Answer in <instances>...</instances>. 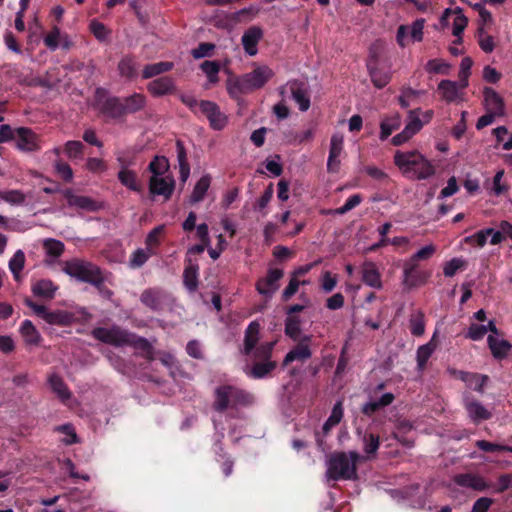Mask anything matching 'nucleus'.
I'll use <instances>...</instances> for the list:
<instances>
[{
  "label": "nucleus",
  "instance_id": "f257e3e1",
  "mask_svg": "<svg viewBox=\"0 0 512 512\" xmlns=\"http://www.w3.org/2000/svg\"><path fill=\"white\" fill-rule=\"evenodd\" d=\"M91 335L94 339L115 347L131 346L143 352L147 357H150L153 352L152 345L146 338L137 336L117 325L110 328L96 327L92 330Z\"/></svg>",
  "mask_w": 512,
  "mask_h": 512
},
{
  "label": "nucleus",
  "instance_id": "f03ea898",
  "mask_svg": "<svg viewBox=\"0 0 512 512\" xmlns=\"http://www.w3.org/2000/svg\"><path fill=\"white\" fill-rule=\"evenodd\" d=\"M394 163L404 174H412L418 180L428 179L435 174L434 166L417 151H397Z\"/></svg>",
  "mask_w": 512,
  "mask_h": 512
},
{
  "label": "nucleus",
  "instance_id": "7ed1b4c3",
  "mask_svg": "<svg viewBox=\"0 0 512 512\" xmlns=\"http://www.w3.org/2000/svg\"><path fill=\"white\" fill-rule=\"evenodd\" d=\"M215 400L213 408L223 413L229 408L246 407L253 403L254 397L251 393L233 385H221L215 389Z\"/></svg>",
  "mask_w": 512,
  "mask_h": 512
},
{
  "label": "nucleus",
  "instance_id": "20e7f679",
  "mask_svg": "<svg viewBox=\"0 0 512 512\" xmlns=\"http://www.w3.org/2000/svg\"><path fill=\"white\" fill-rule=\"evenodd\" d=\"M364 460L356 451L338 452L329 460L328 475L333 480L357 479V463Z\"/></svg>",
  "mask_w": 512,
  "mask_h": 512
},
{
  "label": "nucleus",
  "instance_id": "39448f33",
  "mask_svg": "<svg viewBox=\"0 0 512 512\" xmlns=\"http://www.w3.org/2000/svg\"><path fill=\"white\" fill-rule=\"evenodd\" d=\"M276 342H264L255 349L250 358L254 361L251 366L244 368L245 374L252 379H263L271 374L277 367V362L272 360V354Z\"/></svg>",
  "mask_w": 512,
  "mask_h": 512
},
{
  "label": "nucleus",
  "instance_id": "423d86ee",
  "mask_svg": "<svg viewBox=\"0 0 512 512\" xmlns=\"http://www.w3.org/2000/svg\"><path fill=\"white\" fill-rule=\"evenodd\" d=\"M63 271L81 282L93 285L97 290H102L105 280L103 273L100 267L91 262L72 259L64 263Z\"/></svg>",
  "mask_w": 512,
  "mask_h": 512
},
{
  "label": "nucleus",
  "instance_id": "0eeeda50",
  "mask_svg": "<svg viewBox=\"0 0 512 512\" xmlns=\"http://www.w3.org/2000/svg\"><path fill=\"white\" fill-rule=\"evenodd\" d=\"M94 101V106L104 116L110 119H120L124 117L121 98L117 96H107V90L105 88H96Z\"/></svg>",
  "mask_w": 512,
  "mask_h": 512
},
{
  "label": "nucleus",
  "instance_id": "6e6552de",
  "mask_svg": "<svg viewBox=\"0 0 512 512\" xmlns=\"http://www.w3.org/2000/svg\"><path fill=\"white\" fill-rule=\"evenodd\" d=\"M25 304L48 324L66 326L73 320V315L71 313L64 310L50 311L44 305L37 304L29 298L25 300Z\"/></svg>",
  "mask_w": 512,
  "mask_h": 512
},
{
  "label": "nucleus",
  "instance_id": "1a4fd4ad",
  "mask_svg": "<svg viewBox=\"0 0 512 512\" xmlns=\"http://www.w3.org/2000/svg\"><path fill=\"white\" fill-rule=\"evenodd\" d=\"M430 277V272L421 270L419 263L409 258L403 265L402 284L406 290L424 285Z\"/></svg>",
  "mask_w": 512,
  "mask_h": 512
},
{
  "label": "nucleus",
  "instance_id": "9d476101",
  "mask_svg": "<svg viewBox=\"0 0 512 512\" xmlns=\"http://www.w3.org/2000/svg\"><path fill=\"white\" fill-rule=\"evenodd\" d=\"M366 66L371 82L376 88L382 89L391 81L390 69L380 67L376 53L370 54Z\"/></svg>",
  "mask_w": 512,
  "mask_h": 512
},
{
  "label": "nucleus",
  "instance_id": "9b49d317",
  "mask_svg": "<svg viewBox=\"0 0 512 512\" xmlns=\"http://www.w3.org/2000/svg\"><path fill=\"white\" fill-rule=\"evenodd\" d=\"M243 76L250 91H254L262 88L274 76V72L266 65H258Z\"/></svg>",
  "mask_w": 512,
  "mask_h": 512
},
{
  "label": "nucleus",
  "instance_id": "f8f14e48",
  "mask_svg": "<svg viewBox=\"0 0 512 512\" xmlns=\"http://www.w3.org/2000/svg\"><path fill=\"white\" fill-rule=\"evenodd\" d=\"M39 136L30 128L19 127L16 129V146L25 152H34L40 149Z\"/></svg>",
  "mask_w": 512,
  "mask_h": 512
},
{
  "label": "nucleus",
  "instance_id": "ddd939ff",
  "mask_svg": "<svg viewBox=\"0 0 512 512\" xmlns=\"http://www.w3.org/2000/svg\"><path fill=\"white\" fill-rule=\"evenodd\" d=\"M299 343L295 345L284 357L282 366L286 367L294 361L304 362L312 356L309 342L311 341L310 335H304L299 339Z\"/></svg>",
  "mask_w": 512,
  "mask_h": 512
},
{
  "label": "nucleus",
  "instance_id": "4468645a",
  "mask_svg": "<svg viewBox=\"0 0 512 512\" xmlns=\"http://www.w3.org/2000/svg\"><path fill=\"white\" fill-rule=\"evenodd\" d=\"M282 269L270 268L265 278H260L256 282V290L259 294L271 297L278 289L277 282L283 277Z\"/></svg>",
  "mask_w": 512,
  "mask_h": 512
},
{
  "label": "nucleus",
  "instance_id": "2eb2a0df",
  "mask_svg": "<svg viewBox=\"0 0 512 512\" xmlns=\"http://www.w3.org/2000/svg\"><path fill=\"white\" fill-rule=\"evenodd\" d=\"M63 196L70 207H76L81 210L94 212L100 209V204L88 196L76 195L72 189L67 188L63 191Z\"/></svg>",
  "mask_w": 512,
  "mask_h": 512
},
{
  "label": "nucleus",
  "instance_id": "dca6fc26",
  "mask_svg": "<svg viewBox=\"0 0 512 512\" xmlns=\"http://www.w3.org/2000/svg\"><path fill=\"white\" fill-rule=\"evenodd\" d=\"M292 99L298 104L299 110L302 112L310 108V96L307 84L303 81L294 79L288 82Z\"/></svg>",
  "mask_w": 512,
  "mask_h": 512
},
{
  "label": "nucleus",
  "instance_id": "f3484780",
  "mask_svg": "<svg viewBox=\"0 0 512 512\" xmlns=\"http://www.w3.org/2000/svg\"><path fill=\"white\" fill-rule=\"evenodd\" d=\"M464 408L472 423L479 424L492 418V413L480 401L473 398L464 400Z\"/></svg>",
  "mask_w": 512,
  "mask_h": 512
},
{
  "label": "nucleus",
  "instance_id": "a211bd4d",
  "mask_svg": "<svg viewBox=\"0 0 512 512\" xmlns=\"http://www.w3.org/2000/svg\"><path fill=\"white\" fill-rule=\"evenodd\" d=\"M167 294L160 288H147L140 295V301L143 305L153 311L163 309Z\"/></svg>",
  "mask_w": 512,
  "mask_h": 512
},
{
  "label": "nucleus",
  "instance_id": "6ab92c4d",
  "mask_svg": "<svg viewBox=\"0 0 512 512\" xmlns=\"http://www.w3.org/2000/svg\"><path fill=\"white\" fill-rule=\"evenodd\" d=\"M175 188V181L172 177L151 176L149 180V191L153 195L163 196L165 200L171 198Z\"/></svg>",
  "mask_w": 512,
  "mask_h": 512
},
{
  "label": "nucleus",
  "instance_id": "aec40b11",
  "mask_svg": "<svg viewBox=\"0 0 512 512\" xmlns=\"http://www.w3.org/2000/svg\"><path fill=\"white\" fill-rule=\"evenodd\" d=\"M263 35V30L259 26H251L243 33L241 43L247 55L255 56L257 54L258 44Z\"/></svg>",
  "mask_w": 512,
  "mask_h": 512
},
{
  "label": "nucleus",
  "instance_id": "412c9836",
  "mask_svg": "<svg viewBox=\"0 0 512 512\" xmlns=\"http://www.w3.org/2000/svg\"><path fill=\"white\" fill-rule=\"evenodd\" d=\"M453 480L458 486L471 488L479 492L486 491L491 487L482 476L473 473L457 474L454 476Z\"/></svg>",
  "mask_w": 512,
  "mask_h": 512
},
{
  "label": "nucleus",
  "instance_id": "4be33fe9",
  "mask_svg": "<svg viewBox=\"0 0 512 512\" xmlns=\"http://www.w3.org/2000/svg\"><path fill=\"white\" fill-rule=\"evenodd\" d=\"M260 329L261 326L258 321L250 322L245 329L243 349L241 351L243 355L249 357L253 356L255 349L259 346L257 344L260 340Z\"/></svg>",
  "mask_w": 512,
  "mask_h": 512
},
{
  "label": "nucleus",
  "instance_id": "5701e85b",
  "mask_svg": "<svg viewBox=\"0 0 512 512\" xmlns=\"http://www.w3.org/2000/svg\"><path fill=\"white\" fill-rule=\"evenodd\" d=\"M183 284L189 292H195L199 285V265L191 257L185 258Z\"/></svg>",
  "mask_w": 512,
  "mask_h": 512
},
{
  "label": "nucleus",
  "instance_id": "b1692460",
  "mask_svg": "<svg viewBox=\"0 0 512 512\" xmlns=\"http://www.w3.org/2000/svg\"><path fill=\"white\" fill-rule=\"evenodd\" d=\"M343 150V137L334 134L330 140V150L327 160V169L329 172H338L340 166L339 156Z\"/></svg>",
  "mask_w": 512,
  "mask_h": 512
},
{
  "label": "nucleus",
  "instance_id": "393cba45",
  "mask_svg": "<svg viewBox=\"0 0 512 512\" xmlns=\"http://www.w3.org/2000/svg\"><path fill=\"white\" fill-rule=\"evenodd\" d=\"M148 91L156 97L173 94L176 91L175 82L171 77H159L147 85Z\"/></svg>",
  "mask_w": 512,
  "mask_h": 512
},
{
  "label": "nucleus",
  "instance_id": "a878e982",
  "mask_svg": "<svg viewBox=\"0 0 512 512\" xmlns=\"http://www.w3.org/2000/svg\"><path fill=\"white\" fill-rule=\"evenodd\" d=\"M138 68L139 64L133 54L124 55L117 65L119 75L127 80H133L138 76Z\"/></svg>",
  "mask_w": 512,
  "mask_h": 512
},
{
  "label": "nucleus",
  "instance_id": "bb28decb",
  "mask_svg": "<svg viewBox=\"0 0 512 512\" xmlns=\"http://www.w3.org/2000/svg\"><path fill=\"white\" fill-rule=\"evenodd\" d=\"M121 103L123 114L126 116L143 110L146 106L147 99L144 94L135 92L130 96L121 98Z\"/></svg>",
  "mask_w": 512,
  "mask_h": 512
},
{
  "label": "nucleus",
  "instance_id": "cd10ccee",
  "mask_svg": "<svg viewBox=\"0 0 512 512\" xmlns=\"http://www.w3.org/2000/svg\"><path fill=\"white\" fill-rule=\"evenodd\" d=\"M487 344L491 351L492 356L496 360L505 359L512 349V344L505 339H498L493 335H489L487 338Z\"/></svg>",
  "mask_w": 512,
  "mask_h": 512
},
{
  "label": "nucleus",
  "instance_id": "c85d7f7f",
  "mask_svg": "<svg viewBox=\"0 0 512 512\" xmlns=\"http://www.w3.org/2000/svg\"><path fill=\"white\" fill-rule=\"evenodd\" d=\"M362 281L372 288H382L381 275L373 262H365L362 268Z\"/></svg>",
  "mask_w": 512,
  "mask_h": 512
},
{
  "label": "nucleus",
  "instance_id": "c756f323",
  "mask_svg": "<svg viewBox=\"0 0 512 512\" xmlns=\"http://www.w3.org/2000/svg\"><path fill=\"white\" fill-rule=\"evenodd\" d=\"M454 373H456V371ZM457 375L462 381L467 383L470 387L473 388V390L477 392H483L484 387L489 380L487 375H480L478 373L458 371Z\"/></svg>",
  "mask_w": 512,
  "mask_h": 512
},
{
  "label": "nucleus",
  "instance_id": "7c9ffc66",
  "mask_svg": "<svg viewBox=\"0 0 512 512\" xmlns=\"http://www.w3.org/2000/svg\"><path fill=\"white\" fill-rule=\"evenodd\" d=\"M58 287L49 279H40L32 285V292L35 296L53 299Z\"/></svg>",
  "mask_w": 512,
  "mask_h": 512
},
{
  "label": "nucleus",
  "instance_id": "2f4dec72",
  "mask_svg": "<svg viewBox=\"0 0 512 512\" xmlns=\"http://www.w3.org/2000/svg\"><path fill=\"white\" fill-rule=\"evenodd\" d=\"M48 383L51 390L58 396V398L62 402H66L71 398L72 394L69 391L68 386L59 375H50L48 378Z\"/></svg>",
  "mask_w": 512,
  "mask_h": 512
},
{
  "label": "nucleus",
  "instance_id": "473e14b6",
  "mask_svg": "<svg viewBox=\"0 0 512 512\" xmlns=\"http://www.w3.org/2000/svg\"><path fill=\"white\" fill-rule=\"evenodd\" d=\"M459 88H461L460 85L455 81L441 80L437 90L446 102L451 103L457 99Z\"/></svg>",
  "mask_w": 512,
  "mask_h": 512
},
{
  "label": "nucleus",
  "instance_id": "72a5a7b5",
  "mask_svg": "<svg viewBox=\"0 0 512 512\" xmlns=\"http://www.w3.org/2000/svg\"><path fill=\"white\" fill-rule=\"evenodd\" d=\"M211 184V176L209 174L203 175L195 184L192 194L190 196V202L192 204L201 202Z\"/></svg>",
  "mask_w": 512,
  "mask_h": 512
},
{
  "label": "nucleus",
  "instance_id": "f704fd0d",
  "mask_svg": "<svg viewBox=\"0 0 512 512\" xmlns=\"http://www.w3.org/2000/svg\"><path fill=\"white\" fill-rule=\"evenodd\" d=\"M227 91L231 98L238 99L242 94L251 92L244 76L238 78H229L227 80Z\"/></svg>",
  "mask_w": 512,
  "mask_h": 512
},
{
  "label": "nucleus",
  "instance_id": "c9c22d12",
  "mask_svg": "<svg viewBox=\"0 0 512 512\" xmlns=\"http://www.w3.org/2000/svg\"><path fill=\"white\" fill-rule=\"evenodd\" d=\"M362 444L363 450L367 454V457L365 459H371L376 455L379 449V436L372 432L365 431L364 434L362 435Z\"/></svg>",
  "mask_w": 512,
  "mask_h": 512
},
{
  "label": "nucleus",
  "instance_id": "e433bc0d",
  "mask_svg": "<svg viewBox=\"0 0 512 512\" xmlns=\"http://www.w3.org/2000/svg\"><path fill=\"white\" fill-rule=\"evenodd\" d=\"M483 93L486 105L492 109L493 112L502 115L504 104L499 94L490 87H485Z\"/></svg>",
  "mask_w": 512,
  "mask_h": 512
},
{
  "label": "nucleus",
  "instance_id": "4c0bfd02",
  "mask_svg": "<svg viewBox=\"0 0 512 512\" xmlns=\"http://www.w3.org/2000/svg\"><path fill=\"white\" fill-rule=\"evenodd\" d=\"M174 64L168 61H162L154 64H147L142 71L143 79H150L162 73L172 70Z\"/></svg>",
  "mask_w": 512,
  "mask_h": 512
},
{
  "label": "nucleus",
  "instance_id": "58836bf2",
  "mask_svg": "<svg viewBox=\"0 0 512 512\" xmlns=\"http://www.w3.org/2000/svg\"><path fill=\"white\" fill-rule=\"evenodd\" d=\"M118 180L122 185L134 192H141V185L138 183L137 175L134 171L123 168L118 172Z\"/></svg>",
  "mask_w": 512,
  "mask_h": 512
},
{
  "label": "nucleus",
  "instance_id": "ea45409f",
  "mask_svg": "<svg viewBox=\"0 0 512 512\" xmlns=\"http://www.w3.org/2000/svg\"><path fill=\"white\" fill-rule=\"evenodd\" d=\"M20 332L27 344L38 345L41 336L30 320H24L20 327Z\"/></svg>",
  "mask_w": 512,
  "mask_h": 512
},
{
  "label": "nucleus",
  "instance_id": "a19ab883",
  "mask_svg": "<svg viewBox=\"0 0 512 512\" xmlns=\"http://www.w3.org/2000/svg\"><path fill=\"white\" fill-rule=\"evenodd\" d=\"M285 335L293 341H297L301 336V319L297 315L287 316L285 320Z\"/></svg>",
  "mask_w": 512,
  "mask_h": 512
},
{
  "label": "nucleus",
  "instance_id": "79ce46f5",
  "mask_svg": "<svg viewBox=\"0 0 512 512\" xmlns=\"http://www.w3.org/2000/svg\"><path fill=\"white\" fill-rule=\"evenodd\" d=\"M421 109H413L408 112L407 123L404 129L413 137L416 133H418L424 122L420 119Z\"/></svg>",
  "mask_w": 512,
  "mask_h": 512
},
{
  "label": "nucleus",
  "instance_id": "37998d69",
  "mask_svg": "<svg viewBox=\"0 0 512 512\" xmlns=\"http://www.w3.org/2000/svg\"><path fill=\"white\" fill-rule=\"evenodd\" d=\"M435 346L429 342L427 344L421 345L417 349L416 360H417V370L422 372L425 370L427 362L434 352Z\"/></svg>",
  "mask_w": 512,
  "mask_h": 512
},
{
  "label": "nucleus",
  "instance_id": "c03bdc74",
  "mask_svg": "<svg viewBox=\"0 0 512 512\" xmlns=\"http://www.w3.org/2000/svg\"><path fill=\"white\" fill-rule=\"evenodd\" d=\"M451 65L443 59H431L425 65V70L429 74L449 75Z\"/></svg>",
  "mask_w": 512,
  "mask_h": 512
},
{
  "label": "nucleus",
  "instance_id": "a18cd8bd",
  "mask_svg": "<svg viewBox=\"0 0 512 512\" xmlns=\"http://www.w3.org/2000/svg\"><path fill=\"white\" fill-rule=\"evenodd\" d=\"M25 265V254L22 250H17L9 260V269L16 281L20 279V272Z\"/></svg>",
  "mask_w": 512,
  "mask_h": 512
},
{
  "label": "nucleus",
  "instance_id": "49530a36",
  "mask_svg": "<svg viewBox=\"0 0 512 512\" xmlns=\"http://www.w3.org/2000/svg\"><path fill=\"white\" fill-rule=\"evenodd\" d=\"M409 328L410 332L414 336H422L425 332V320L424 313L422 311H417L416 313L411 315L409 320Z\"/></svg>",
  "mask_w": 512,
  "mask_h": 512
},
{
  "label": "nucleus",
  "instance_id": "de8ad7c7",
  "mask_svg": "<svg viewBox=\"0 0 512 512\" xmlns=\"http://www.w3.org/2000/svg\"><path fill=\"white\" fill-rule=\"evenodd\" d=\"M150 251L142 248L136 249L130 256L129 267L132 269L141 268L152 256Z\"/></svg>",
  "mask_w": 512,
  "mask_h": 512
},
{
  "label": "nucleus",
  "instance_id": "09e8293b",
  "mask_svg": "<svg viewBox=\"0 0 512 512\" xmlns=\"http://www.w3.org/2000/svg\"><path fill=\"white\" fill-rule=\"evenodd\" d=\"M200 68L206 74L211 84H216L219 81L218 73L221 66L218 61L205 60L200 65Z\"/></svg>",
  "mask_w": 512,
  "mask_h": 512
},
{
  "label": "nucleus",
  "instance_id": "8fccbe9b",
  "mask_svg": "<svg viewBox=\"0 0 512 512\" xmlns=\"http://www.w3.org/2000/svg\"><path fill=\"white\" fill-rule=\"evenodd\" d=\"M169 168V163L164 156H155L149 163L148 169L152 173V176L160 177L163 176Z\"/></svg>",
  "mask_w": 512,
  "mask_h": 512
},
{
  "label": "nucleus",
  "instance_id": "3c124183",
  "mask_svg": "<svg viewBox=\"0 0 512 512\" xmlns=\"http://www.w3.org/2000/svg\"><path fill=\"white\" fill-rule=\"evenodd\" d=\"M343 417V406H342V402L341 401H338L337 403H335V405L333 406V409L331 411V414L330 416L328 417V419L325 421L324 425H323V430L325 432H327L329 429H331L332 427L338 425L341 421Z\"/></svg>",
  "mask_w": 512,
  "mask_h": 512
},
{
  "label": "nucleus",
  "instance_id": "603ef678",
  "mask_svg": "<svg viewBox=\"0 0 512 512\" xmlns=\"http://www.w3.org/2000/svg\"><path fill=\"white\" fill-rule=\"evenodd\" d=\"M0 199L12 205H22L26 200V196L20 190H0Z\"/></svg>",
  "mask_w": 512,
  "mask_h": 512
},
{
  "label": "nucleus",
  "instance_id": "864d4df0",
  "mask_svg": "<svg viewBox=\"0 0 512 512\" xmlns=\"http://www.w3.org/2000/svg\"><path fill=\"white\" fill-rule=\"evenodd\" d=\"M89 29L94 37L100 42H105L111 33V31L102 22L96 19L90 21Z\"/></svg>",
  "mask_w": 512,
  "mask_h": 512
},
{
  "label": "nucleus",
  "instance_id": "5fc2aeb1",
  "mask_svg": "<svg viewBox=\"0 0 512 512\" xmlns=\"http://www.w3.org/2000/svg\"><path fill=\"white\" fill-rule=\"evenodd\" d=\"M84 148L81 141L71 140L65 143L64 151L70 159H81L84 155Z\"/></svg>",
  "mask_w": 512,
  "mask_h": 512
},
{
  "label": "nucleus",
  "instance_id": "6e6d98bb",
  "mask_svg": "<svg viewBox=\"0 0 512 512\" xmlns=\"http://www.w3.org/2000/svg\"><path fill=\"white\" fill-rule=\"evenodd\" d=\"M44 249L48 256L58 258L60 257L65 249L64 243L56 239H46L43 243Z\"/></svg>",
  "mask_w": 512,
  "mask_h": 512
},
{
  "label": "nucleus",
  "instance_id": "4d7b16f0",
  "mask_svg": "<svg viewBox=\"0 0 512 512\" xmlns=\"http://www.w3.org/2000/svg\"><path fill=\"white\" fill-rule=\"evenodd\" d=\"M164 231V226L159 225L155 228H153L147 235L145 239L146 248L148 251L151 252V254H156L155 247L159 246L160 240L159 237Z\"/></svg>",
  "mask_w": 512,
  "mask_h": 512
},
{
  "label": "nucleus",
  "instance_id": "13d9d810",
  "mask_svg": "<svg viewBox=\"0 0 512 512\" xmlns=\"http://www.w3.org/2000/svg\"><path fill=\"white\" fill-rule=\"evenodd\" d=\"M476 447L484 452H509L512 453V446L492 443L486 440L476 441Z\"/></svg>",
  "mask_w": 512,
  "mask_h": 512
},
{
  "label": "nucleus",
  "instance_id": "bf43d9fd",
  "mask_svg": "<svg viewBox=\"0 0 512 512\" xmlns=\"http://www.w3.org/2000/svg\"><path fill=\"white\" fill-rule=\"evenodd\" d=\"M493 233V228H486L478 231L477 233L468 236L464 239L467 244H476L478 247H483L487 243V238Z\"/></svg>",
  "mask_w": 512,
  "mask_h": 512
},
{
  "label": "nucleus",
  "instance_id": "052dcab7",
  "mask_svg": "<svg viewBox=\"0 0 512 512\" xmlns=\"http://www.w3.org/2000/svg\"><path fill=\"white\" fill-rule=\"evenodd\" d=\"M472 65H473V61L470 57H464L461 61L460 70H459V80H460V87L462 89H464L468 86V78L471 74Z\"/></svg>",
  "mask_w": 512,
  "mask_h": 512
},
{
  "label": "nucleus",
  "instance_id": "680f3d73",
  "mask_svg": "<svg viewBox=\"0 0 512 512\" xmlns=\"http://www.w3.org/2000/svg\"><path fill=\"white\" fill-rule=\"evenodd\" d=\"M483 27L477 29L478 44L485 53H491L494 50V39L492 36L484 35Z\"/></svg>",
  "mask_w": 512,
  "mask_h": 512
},
{
  "label": "nucleus",
  "instance_id": "e2e57ef3",
  "mask_svg": "<svg viewBox=\"0 0 512 512\" xmlns=\"http://www.w3.org/2000/svg\"><path fill=\"white\" fill-rule=\"evenodd\" d=\"M55 431L60 432L66 435V438L63 440L65 444L71 445L78 442L77 434L72 424L67 423L55 428Z\"/></svg>",
  "mask_w": 512,
  "mask_h": 512
},
{
  "label": "nucleus",
  "instance_id": "0e129e2a",
  "mask_svg": "<svg viewBox=\"0 0 512 512\" xmlns=\"http://www.w3.org/2000/svg\"><path fill=\"white\" fill-rule=\"evenodd\" d=\"M466 262L460 258H453L446 262L443 267V273L446 277H453L458 270L464 268Z\"/></svg>",
  "mask_w": 512,
  "mask_h": 512
},
{
  "label": "nucleus",
  "instance_id": "69168bd1",
  "mask_svg": "<svg viewBox=\"0 0 512 512\" xmlns=\"http://www.w3.org/2000/svg\"><path fill=\"white\" fill-rule=\"evenodd\" d=\"M61 31L58 26H54L52 30L44 37V44L51 51H55L59 47V38Z\"/></svg>",
  "mask_w": 512,
  "mask_h": 512
},
{
  "label": "nucleus",
  "instance_id": "338daca9",
  "mask_svg": "<svg viewBox=\"0 0 512 512\" xmlns=\"http://www.w3.org/2000/svg\"><path fill=\"white\" fill-rule=\"evenodd\" d=\"M362 202V196L360 194H354L347 198L344 205L335 210L336 214L344 215L357 207Z\"/></svg>",
  "mask_w": 512,
  "mask_h": 512
},
{
  "label": "nucleus",
  "instance_id": "774afa93",
  "mask_svg": "<svg viewBox=\"0 0 512 512\" xmlns=\"http://www.w3.org/2000/svg\"><path fill=\"white\" fill-rule=\"evenodd\" d=\"M214 49V44L209 42H202L195 49H193L191 53L195 59H201L210 56Z\"/></svg>",
  "mask_w": 512,
  "mask_h": 512
}]
</instances>
